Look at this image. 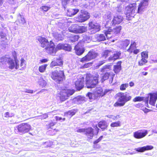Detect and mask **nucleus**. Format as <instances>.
<instances>
[{
  "label": "nucleus",
  "mask_w": 157,
  "mask_h": 157,
  "mask_svg": "<svg viewBox=\"0 0 157 157\" xmlns=\"http://www.w3.org/2000/svg\"><path fill=\"white\" fill-rule=\"evenodd\" d=\"M16 22L17 25H21L26 23V21L24 16L20 13H19L17 16V19L16 21Z\"/></svg>",
  "instance_id": "nucleus-22"
},
{
  "label": "nucleus",
  "mask_w": 157,
  "mask_h": 157,
  "mask_svg": "<svg viewBox=\"0 0 157 157\" xmlns=\"http://www.w3.org/2000/svg\"><path fill=\"white\" fill-rule=\"evenodd\" d=\"M147 134V130H140L134 133V137L136 139H140L145 137Z\"/></svg>",
  "instance_id": "nucleus-14"
},
{
  "label": "nucleus",
  "mask_w": 157,
  "mask_h": 157,
  "mask_svg": "<svg viewBox=\"0 0 157 157\" xmlns=\"http://www.w3.org/2000/svg\"><path fill=\"white\" fill-rule=\"evenodd\" d=\"M112 91V90H109V89H106L105 90V91L103 92V93L104 94V95L107 94H109Z\"/></svg>",
  "instance_id": "nucleus-58"
},
{
  "label": "nucleus",
  "mask_w": 157,
  "mask_h": 157,
  "mask_svg": "<svg viewBox=\"0 0 157 157\" xmlns=\"http://www.w3.org/2000/svg\"><path fill=\"white\" fill-rule=\"evenodd\" d=\"M18 61L17 60H14L11 59H9L7 62L9 65V68L11 69H13L14 67L16 69H18L19 66L18 64Z\"/></svg>",
  "instance_id": "nucleus-15"
},
{
  "label": "nucleus",
  "mask_w": 157,
  "mask_h": 157,
  "mask_svg": "<svg viewBox=\"0 0 157 157\" xmlns=\"http://www.w3.org/2000/svg\"><path fill=\"white\" fill-rule=\"evenodd\" d=\"M149 95L150 96L149 103L151 105H155L157 99V91L155 93H150Z\"/></svg>",
  "instance_id": "nucleus-18"
},
{
  "label": "nucleus",
  "mask_w": 157,
  "mask_h": 157,
  "mask_svg": "<svg viewBox=\"0 0 157 157\" xmlns=\"http://www.w3.org/2000/svg\"><path fill=\"white\" fill-rule=\"evenodd\" d=\"M140 52V51L138 49H135L133 51V52L135 54H137L138 53Z\"/></svg>",
  "instance_id": "nucleus-63"
},
{
  "label": "nucleus",
  "mask_w": 157,
  "mask_h": 157,
  "mask_svg": "<svg viewBox=\"0 0 157 157\" xmlns=\"http://www.w3.org/2000/svg\"><path fill=\"white\" fill-rule=\"evenodd\" d=\"M105 60H103L102 61H100L98 63L97 66L98 67H99L101 65H102L104 63H105Z\"/></svg>",
  "instance_id": "nucleus-60"
},
{
  "label": "nucleus",
  "mask_w": 157,
  "mask_h": 157,
  "mask_svg": "<svg viewBox=\"0 0 157 157\" xmlns=\"http://www.w3.org/2000/svg\"><path fill=\"white\" fill-rule=\"evenodd\" d=\"M84 97L80 96L74 98L73 100L75 102V103L77 104H79L84 101Z\"/></svg>",
  "instance_id": "nucleus-33"
},
{
  "label": "nucleus",
  "mask_w": 157,
  "mask_h": 157,
  "mask_svg": "<svg viewBox=\"0 0 157 157\" xmlns=\"http://www.w3.org/2000/svg\"><path fill=\"white\" fill-rule=\"evenodd\" d=\"M57 65L56 61H52L50 64V66L51 67H52L55 66H57Z\"/></svg>",
  "instance_id": "nucleus-61"
},
{
  "label": "nucleus",
  "mask_w": 157,
  "mask_h": 157,
  "mask_svg": "<svg viewBox=\"0 0 157 157\" xmlns=\"http://www.w3.org/2000/svg\"><path fill=\"white\" fill-rule=\"evenodd\" d=\"M84 78L83 77H82L78 79L75 82V87L78 90H79L83 88L84 86Z\"/></svg>",
  "instance_id": "nucleus-19"
},
{
  "label": "nucleus",
  "mask_w": 157,
  "mask_h": 157,
  "mask_svg": "<svg viewBox=\"0 0 157 157\" xmlns=\"http://www.w3.org/2000/svg\"><path fill=\"white\" fill-rule=\"evenodd\" d=\"M136 4L134 3L130 4L126 8L125 14L127 19L130 20L129 17H133L136 13Z\"/></svg>",
  "instance_id": "nucleus-4"
},
{
  "label": "nucleus",
  "mask_w": 157,
  "mask_h": 157,
  "mask_svg": "<svg viewBox=\"0 0 157 157\" xmlns=\"http://www.w3.org/2000/svg\"><path fill=\"white\" fill-rule=\"evenodd\" d=\"M38 83L42 87L44 86L47 84L46 81L43 79L42 77H40L39 79Z\"/></svg>",
  "instance_id": "nucleus-37"
},
{
  "label": "nucleus",
  "mask_w": 157,
  "mask_h": 157,
  "mask_svg": "<svg viewBox=\"0 0 157 157\" xmlns=\"http://www.w3.org/2000/svg\"><path fill=\"white\" fill-rule=\"evenodd\" d=\"M144 100V98L141 97H136L133 100L134 102H136L138 101H141Z\"/></svg>",
  "instance_id": "nucleus-47"
},
{
  "label": "nucleus",
  "mask_w": 157,
  "mask_h": 157,
  "mask_svg": "<svg viewBox=\"0 0 157 157\" xmlns=\"http://www.w3.org/2000/svg\"><path fill=\"white\" fill-rule=\"evenodd\" d=\"M99 127L104 130L108 126L107 123L105 121H100L98 124Z\"/></svg>",
  "instance_id": "nucleus-30"
},
{
  "label": "nucleus",
  "mask_w": 157,
  "mask_h": 157,
  "mask_svg": "<svg viewBox=\"0 0 157 157\" xmlns=\"http://www.w3.org/2000/svg\"><path fill=\"white\" fill-rule=\"evenodd\" d=\"M93 78H87L86 79V86L88 88L95 87L98 82L99 75L98 73H95L93 75Z\"/></svg>",
  "instance_id": "nucleus-5"
},
{
  "label": "nucleus",
  "mask_w": 157,
  "mask_h": 157,
  "mask_svg": "<svg viewBox=\"0 0 157 157\" xmlns=\"http://www.w3.org/2000/svg\"><path fill=\"white\" fill-rule=\"evenodd\" d=\"M57 65L58 66H61L62 65L63 62L61 60L59 59H57L56 61Z\"/></svg>",
  "instance_id": "nucleus-57"
},
{
  "label": "nucleus",
  "mask_w": 157,
  "mask_h": 157,
  "mask_svg": "<svg viewBox=\"0 0 157 157\" xmlns=\"http://www.w3.org/2000/svg\"><path fill=\"white\" fill-rule=\"evenodd\" d=\"M121 122L118 121L117 122H113L110 124V126L112 127H117L121 126Z\"/></svg>",
  "instance_id": "nucleus-41"
},
{
  "label": "nucleus",
  "mask_w": 157,
  "mask_h": 157,
  "mask_svg": "<svg viewBox=\"0 0 157 157\" xmlns=\"http://www.w3.org/2000/svg\"><path fill=\"white\" fill-rule=\"evenodd\" d=\"M85 128H79L77 130L76 132L79 133H85Z\"/></svg>",
  "instance_id": "nucleus-55"
},
{
  "label": "nucleus",
  "mask_w": 157,
  "mask_h": 157,
  "mask_svg": "<svg viewBox=\"0 0 157 157\" xmlns=\"http://www.w3.org/2000/svg\"><path fill=\"white\" fill-rule=\"evenodd\" d=\"M87 95L90 99H98L96 98V97L95 96H94V94H92L91 93H88L87 94Z\"/></svg>",
  "instance_id": "nucleus-48"
},
{
  "label": "nucleus",
  "mask_w": 157,
  "mask_h": 157,
  "mask_svg": "<svg viewBox=\"0 0 157 157\" xmlns=\"http://www.w3.org/2000/svg\"><path fill=\"white\" fill-rule=\"evenodd\" d=\"M40 8L44 11L46 12L50 9V8L46 6H43L41 7Z\"/></svg>",
  "instance_id": "nucleus-52"
},
{
  "label": "nucleus",
  "mask_w": 157,
  "mask_h": 157,
  "mask_svg": "<svg viewBox=\"0 0 157 157\" xmlns=\"http://www.w3.org/2000/svg\"><path fill=\"white\" fill-rule=\"evenodd\" d=\"M79 11L77 8L69 9L67 10V15L69 16H71L75 15Z\"/></svg>",
  "instance_id": "nucleus-26"
},
{
  "label": "nucleus",
  "mask_w": 157,
  "mask_h": 157,
  "mask_svg": "<svg viewBox=\"0 0 157 157\" xmlns=\"http://www.w3.org/2000/svg\"><path fill=\"white\" fill-rule=\"evenodd\" d=\"M56 113V111L55 110L53 111H51V112H49L48 113H45L40 116V119H45L47 118L48 117V115H50L51 114H55V113Z\"/></svg>",
  "instance_id": "nucleus-36"
},
{
  "label": "nucleus",
  "mask_w": 157,
  "mask_h": 157,
  "mask_svg": "<svg viewBox=\"0 0 157 157\" xmlns=\"http://www.w3.org/2000/svg\"><path fill=\"white\" fill-rule=\"evenodd\" d=\"M51 77L52 79L56 82H59L64 78V72L62 71H59V72L57 71L52 72Z\"/></svg>",
  "instance_id": "nucleus-8"
},
{
  "label": "nucleus",
  "mask_w": 157,
  "mask_h": 157,
  "mask_svg": "<svg viewBox=\"0 0 157 157\" xmlns=\"http://www.w3.org/2000/svg\"><path fill=\"white\" fill-rule=\"evenodd\" d=\"M7 59L5 57H2L0 58V63H2V64H4L7 61Z\"/></svg>",
  "instance_id": "nucleus-50"
},
{
  "label": "nucleus",
  "mask_w": 157,
  "mask_h": 157,
  "mask_svg": "<svg viewBox=\"0 0 157 157\" xmlns=\"http://www.w3.org/2000/svg\"><path fill=\"white\" fill-rule=\"evenodd\" d=\"M31 126L27 123H22L17 126L14 129L15 132L17 133L24 134L28 133L31 129Z\"/></svg>",
  "instance_id": "nucleus-3"
},
{
  "label": "nucleus",
  "mask_w": 157,
  "mask_h": 157,
  "mask_svg": "<svg viewBox=\"0 0 157 157\" xmlns=\"http://www.w3.org/2000/svg\"><path fill=\"white\" fill-rule=\"evenodd\" d=\"M142 58H145L147 59L148 58V52H143L141 53Z\"/></svg>",
  "instance_id": "nucleus-46"
},
{
  "label": "nucleus",
  "mask_w": 157,
  "mask_h": 157,
  "mask_svg": "<svg viewBox=\"0 0 157 157\" xmlns=\"http://www.w3.org/2000/svg\"><path fill=\"white\" fill-rule=\"evenodd\" d=\"M117 95L118 98L117 102L114 105L115 107L124 106L126 102L130 100L132 98V97L128 93H119Z\"/></svg>",
  "instance_id": "nucleus-2"
},
{
  "label": "nucleus",
  "mask_w": 157,
  "mask_h": 157,
  "mask_svg": "<svg viewBox=\"0 0 157 157\" xmlns=\"http://www.w3.org/2000/svg\"><path fill=\"white\" fill-rule=\"evenodd\" d=\"M128 86V83H125L122 84L120 87V89L121 90H125L126 88Z\"/></svg>",
  "instance_id": "nucleus-49"
},
{
  "label": "nucleus",
  "mask_w": 157,
  "mask_h": 157,
  "mask_svg": "<svg viewBox=\"0 0 157 157\" xmlns=\"http://www.w3.org/2000/svg\"><path fill=\"white\" fill-rule=\"evenodd\" d=\"M84 134L87 136L88 139H92L94 136L93 129L91 127L85 129Z\"/></svg>",
  "instance_id": "nucleus-21"
},
{
  "label": "nucleus",
  "mask_w": 157,
  "mask_h": 157,
  "mask_svg": "<svg viewBox=\"0 0 157 157\" xmlns=\"http://www.w3.org/2000/svg\"><path fill=\"white\" fill-rule=\"evenodd\" d=\"M117 9L116 10L118 12H121V7L120 6H119V7H118L117 8Z\"/></svg>",
  "instance_id": "nucleus-64"
},
{
  "label": "nucleus",
  "mask_w": 157,
  "mask_h": 157,
  "mask_svg": "<svg viewBox=\"0 0 157 157\" xmlns=\"http://www.w3.org/2000/svg\"><path fill=\"white\" fill-rule=\"evenodd\" d=\"M87 31V27L85 26H80L78 25L77 33H82Z\"/></svg>",
  "instance_id": "nucleus-27"
},
{
  "label": "nucleus",
  "mask_w": 157,
  "mask_h": 157,
  "mask_svg": "<svg viewBox=\"0 0 157 157\" xmlns=\"http://www.w3.org/2000/svg\"><path fill=\"white\" fill-rule=\"evenodd\" d=\"M69 0H62V4L64 7L65 8V6L68 3Z\"/></svg>",
  "instance_id": "nucleus-54"
},
{
  "label": "nucleus",
  "mask_w": 157,
  "mask_h": 157,
  "mask_svg": "<svg viewBox=\"0 0 157 157\" xmlns=\"http://www.w3.org/2000/svg\"><path fill=\"white\" fill-rule=\"evenodd\" d=\"M89 29L88 33L90 34L95 33L100 30L99 25L94 22H91L89 23Z\"/></svg>",
  "instance_id": "nucleus-10"
},
{
  "label": "nucleus",
  "mask_w": 157,
  "mask_h": 157,
  "mask_svg": "<svg viewBox=\"0 0 157 157\" xmlns=\"http://www.w3.org/2000/svg\"><path fill=\"white\" fill-rule=\"evenodd\" d=\"M90 14L87 11L83 10H81L77 17L76 21L79 22H83L90 18Z\"/></svg>",
  "instance_id": "nucleus-9"
},
{
  "label": "nucleus",
  "mask_w": 157,
  "mask_h": 157,
  "mask_svg": "<svg viewBox=\"0 0 157 157\" xmlns=\"http://www.w3.org/2000/svg\"><path fill=\"white\" fill-rule=\"evenodd\" d=\"M110 78H109V83L111 84H114V83H113V75H110Z\"/></svg>",
  "instance_id": "nucleus-62"
},
{
  "label": "nucleus",
  "mask_w": 157,
  "mask_h": 157,
  "mask_svg": "<svg viewBox=\"0 0 157 157\" xmlns=\"http://www.w3.org/2000/svg\"><path fill=\"white\" fill-rule=\"evenodd\" d=\"M56 124V122L51 121V122L49 124L48 127L49 128H51V127L54 126Z\"/></svg>",
  "instance_id": "nucleus-59"
},
{
  "label": "nucleus",
  "mask_w": 157,
  "mask_h": 157,
  "mask_svg": "<svg viewBox=\"0 0 157 157\" xmlns=\"http://www.w3.org/2000/svg\"><path fill=\"white\" fill-rule=\"evenodd\" d=\"M75 91L73 90L64 89L61 91L58 94V96L59 98L61 101H64L68 98V97L72 95Z\"/></svg>",
  "instance_id": "nucleus-7"
},
{
  "label": "nucleus",
  "mask_w": 157,
  "mask_h": 157,
  "mask_svg": "<svg viewBox=\"0 0 157 157\" xmlns=\"http://www.w3.org/2000/svg\"><path fill=\"white\" fill-rule=\"evenodd\" d=\"M148 0H142L139 4L137 10V13H142L148 5Z\"/></svg>",
  "instance_id": "nucleus-13"
},
{
  "label": "nucleus",
  "mask_w": 157,
  "mask_h": 157,
  "mask_svg": "<svg viewBox=\"0 0 157 157\" xmlns=\"http://www.w3.org/2000/svg\"><path fill=\"white\" fill-rule=\"evenodd\" d=\"M56 51L57 49H63L66 51H70L71 50V48L69 45L67 44H59L57 45L56 48Z\"/></svg>",
  "instance_id": "nucleus-24"
},
{
  "label": "nucleus",
  "mask_w": 157,
  "mask_h": 157,
  "mask_svg": "<svg viewBox=\"0 0 157 157\" xmlns=\"http://www.w3.org/2000/svg\"><path fill=\"white\" fill-rule=\"evenodd\" d=\"M4 115L5 117L8 118V117H12L13 115V114H10L9 112H7L5 113Z\"/></svg>",
  "instance_id": "nucleus-53"
},
{
  "label": "nucleus",
  "mask_w": 157,
  "mask_h": 157,
  "mask_svg": "<svg viewBox=\"0 0 157 157\" xmlns=\"http://www.w3.org/2000/svg\"><path fill=\"white\" fill-rule=\"evenodd\" d=\"M60 33H59L57 32L52 31V34L54 38L57 40H62L63 39V37Z\"/></svg>",
  "instance_id": "nucleus-29"
},
{
  "label": "nucleus",
  "mask_w": 157,
  "mask_h": 157,
  "mask_svg": "<svg viewBox=\"0 0 157 157\" xmlns=\"http://www.w3.org/2000/svg\"><path fill=\"white\" fill-rule=\"evenodd\" d=\"M76 112V110H72L69 111L67 113H64V116H66L69 117H71L74 115Z\"/></svg>",
  "instance_id": "nucleus-34"
},
{
  "label": "nucleus",
  "mask_w": 157,
  "mask_h": 157,
  "mask_svg": "<svg viewBox=\"0 0 157 157\" xmlns=\"http://www.w3.org/2000/svg\"><path fill=\"white\" fill-rule=\"evenodd\" d=\"M104 18L108 24V23H109L110 21L111 20L112 18L111 13L109 12H107L104 16Z\"/></svg>",
  "instance_id": "nucleus-35"
},
{
  "label": "nucleus",
  "mask_w": 157,
  "mask_h": 157,
  "mask_svg": "<svg viewBox=\"0 0 157 157\" xmlns=\"http://www.w3.org/2000/svg\"><path fill=\"white\" fill-rule=\"evenodd\" d=\"M47 66V64H44L40 66L38 68L39 71L40 72H44L45 71Z\"/></svg>",
  "instance_id": "nucleus-39"
},
{
  "label": "nucleus",
  "mask_w": 157,
  "mask_h": 157,
  "mask_svg": "<svg viewBox=\"0 0 157 157\" xmlns=\"http://www.w3.org/2000/svg\"><path fill=\"white\" fill-rule=\"evenodd\" d=\"M45 51L48 53L52 55H54L56 52V49L55 48V45L51 41H50L49 44L45 48Z\"/></svg>",
  "instance_id": "nucleus-12"
},
{
  "label": "nucleus",
  "mask_w": 157,
  "mask_h": 157,
  "mask_svg": "<svg viewBox=\"0 0 157 157\" xmlns=\"http://www.w3.org/2000/svg\"><path fill=\"white\" fill-rule=\"evenodd\" d=\"M147 59L144 58H142L141 60L139 62V65L140 66H142L144 64H145L147 62Z\"/></svg>",
  "instance_id": "nucleus-44"
},
{
  "label": "nucleus",
  "mask_w": 157,
  "mask_h": 157,
  "mask_svg": "<svg viewBox=\"0 0 157 157\" xmlns=\"http://www.w3.org/2000/svg\"><path fill=\"white\" fill-rule=\"evenodd\" d=\"M121 29V27L119 26L113 29L109 28L108 30L105 32L104 34H97L94 36V40L98 41H104L106 40V37L108 39L118 35L120 33Z\"/></svg>",
  "instance_id": "nucleus-1"
},
{
  "label": "nucleus",
  "mask_w": 157,
  "mask_h": 157,
  "mask_svg": "<svg viewBox=\"0 0 157 157\" xmlns=\"http://www.w3.org/2000/svg\"><path fill=\"white\" fill-rule=\"evenodd\" d=\"M123 21V17L121 16L116 15L114 17L113 19L110 21L111 25H115L120 23Z\"/></svg>",
  "instance_id": "nucleus-17"
},
{
  "label": "nucleus",
  "mask_w": 157,
  "mask_h": 157,
  "mask_svg": "<svg viewBox=\"0 0 157 157\" xmlns=\"http://www.w3.org/2000/svg\"><path fill=\"white\" fill-rule=\"evenodd\" d=\"M94 93L96 98L98 99L100 97L104 96L103 89L102 87L100 86L96 88Z\"/></svg>",
  "instance_id": "nucleus-20"
},
{
  "label": "nucleus",
  "mask_w": 157,
  "mask_h": 157,
  "mask_svg": "<svg viewBox=\"0 0 157 157\" xmlns=\"http://www.w3.org/2000/svg\"><path fill=\"white\" fill-rule=\"evenodd\" d=\"M83 40L84 41H86L87 42H89L90 40V37L86 35H85L83 37Z\"/></svg>",
  "instance_id": "nucleus-51"
},
{
  "label": "nucleus",
  "mask_w": 157,
  "mask_h": 157,
  "mask_svg": "<svg viewBox=\"0 0 157 157\" xmlns=\"http://www.w3.org/2000/svg\"><path fill=\"white\" fill-rule=\"evenodd\" d=\"M77 24H73L69 27L68 30L70 32L77 33Z\"/></svg>",
  "instance_id": "nucleus-32"
},
{
  "label": "nucleus",
  "mask_w": 157,
  "mask_h": 157,
  "mask_svg": "<svg viewBox=\"0 0 157 157\" xmlns=\"http://www.w3.org/2000/svg\"><path fill=\"white\" fill-rule=\"evenodd\" d=\"M102 138L103 136H101L99 137V138H98L97 140L94 141V143L95 144H97L102 139Z\"/></svg>",
  "instance_id": "nucleus-56"
},
{
  "label": "nucleus",
  "mask_w": 157,
  "mask_h": 157,
  "mask_svg": "<svg viewBox=\"0 0 157 157\" xmlns=\"http://www.w3.org/2000/svg\"><path fill=\"white\" fill-rule=\"evenodd\" d=\"M121 61H118L117 63V65L114 66L113 70L115 73H117L120 71L121 69Z\"/></svg>",
  "instance_id": "nucleus-31"
},
{
  "label": "nucleus",
  "mask_w": 157,
  "mask_h": 157,
  "mask_svg": "<svg viewBox=\"0 0 157 157\" xmlns=\"http://www.w3.org/2000/svg\"><path fill=\"white\" fill-rule=\"evenodd\" d=\"M20 67H21V68L20 70H22L25 68L26 67L25 61L23 59H21V63L20 65Z\"/></svg>",
  "instance_id": "nucleus-43"
},
{
  "label": "nucleus",
  "mask_w": 157,
  "mask_h": 157,
  "mask_svg": "<svg viewBox=\"0 0 157 157\" xmlns=\"http://www.w3.org/2000/svg\"><path fill=\"white\" fill-rule=\"evenodd\" d=\"M111 68V66L109 65H106L104 66L101 70L102 72L107 71Z\"/></svg>",
  "instance_id": "nucleus-45"
},
{
  "label": "nucleus",
  "mask_w": 157,
  "mask_h": 157,
  "mask_svg": "<svg viewBox=\"0 0 157 157\" xmlns=\"http://www.w3.org/2000/svg\"><path fill=\"white\" fill-rule=\"evenodd\" d=\"M130 41L128 40H125L122 42V47L123 48H125L130 44Z\"/></svg>",
  "instance_id": "nucleus-42"
},
{
  "label": "nucleus",
  "mask_w": 157,
  "mask_h": 157,
  "mask_svg": "<svg viewBox=\"0 0 157 157\" xmlns=\"http://www.w3.org/2000/svg\"><path fill=\"white\" fill-rule=\"evenodd\" d=\"M153 148V147L152 146L147 145L142 147L135 148L134 149V150L138 152H143L146 151L152 150Z\"/></svg>",
  "instance_id": "nucleus-23"
},
{
  "label": "nucleus",
  "mask_w": 157,
  "mask_h": 157,
  "mask_svg": "<svg viewBox=\"0 0 157 157\" xmlns=\"http://www.w3.org/2000/svg\"><path fill=\"white\" fill-rule=\"evenodd\" d=\"M110 74L109 73L107 72L105 73L104 75L102 76V77L101 79V82H103L105 80L108 79L109 77L110 76Z\"/></svg>",
  "instance_id": "nucleus-40"
},
{
  "label": "nucleus",
  "mask_w": 157,
  "mask_h": 157,
  "mask_svg": "<svg viewBox=\"0 0 157 157\" xmlns=\"http://www.w3.org/2000/svg\"><path fill=\"white\" fill-rule=\"evenodd\" d=\"M79 43H78L75 47L76 53L78 56L82 54L85 50L83 48L79 47Z\"/></svg>",
  "instance_id": "nucleus-25"
},
{
  "label": "nucleus",
  "mask_w": 157,
  "mask_h": 157,
  "mask_svg": "<svg viewBox=\"0 0 157 157\" xmlns=\"http://www.w3.org/2000/svg\"><path fill=\"white\" fill-rule=\"evenodd\" d=\"M105 117H107L111 119L113 121H116L120 117V116L119 115H117L116 116H114L113 115H106Z\"/></svg>",
  "instance_id": "nucleus-38"
},
{
  "label": "nucleus",
  "mask_w": 157,
  "mask_h": 157,
  "mask_svg": "<svg viewBox=\"0 0 157 157\" xmlns=\"http://www.w3.org/2000/svg\"><path fill=\"white\" fill-rule=\"evenodd\" d=\"M36 40L41 44V46L43 48H46L49 44L47 39L45 37L40 36H38Z\"/></svg>",
  "instance_id": "nucleus-16"
},
{
  "label": "nucleus",
  "mask_w": 157,
  "mask_h": 157,
  "mask_svg": "<svg viewBox=\"0 0 157 157\" xmlns=\"http://www.w3.org/2000/svg\"><path fill=\"white\" fill-rule=\"evenodd\" d=\"M113 55V56H110L109 58V60H115L119 58L121 55V53L120 51L117 52L116 53L113 54V51L111 50H105L102 54V57L106 59L108 56Z\"/></svg>",
  "instance_id": "nucleus-6"
},
{
  "label": "nucleus",
  "mask_w": 157,
  "mask_h": 157,
  "mask_svg": "<svg viewBox=\"0 0 157 157\" xmlns=\"http://www.w3.org/2000/svg\"><path fill=\"white\" fill-rule=\"evenodd\" d=\"M136 43L132 40L131 41V44L129 48L127 49V51L131 53L136 48Z\"/></svg>",
  "instance_id": "nucleus-28"
},
{
  "label": "nucleus",
  "mask_w": 157,
  "mask_h": 157,
  "mask_svg": "<svg viewBox=\"0 0 157 157\" xmlns=\"http://www.w3.org/2000/svg\"><path fill=\"white\" fill-rule=\"evenodd\" d=\"M98 56V54L94 51H90L85 57L82 58L80 61L82 62H87L95 59Z\"/></svg>",
  "instance_id": "nucleus-11"
}]
</instances>
